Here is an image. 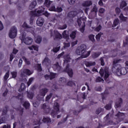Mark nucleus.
<instances>
[{
    "instance_id": "6ab92c4d",
    "label": "nucleus",
    "mask_w": 128,
    "mask_h": 128,
    "mask_svg": "<svg viewBox=\"0 0 128 128\" xmlns=\"http://www.w3.org/2000/svg\"><path fill=\"white\" fill-rule=\"evenodd\" d=\"M42 64H45V66H49L50 64V60L48 57H46L43 62Z\"/></svg>"
},
{
    "instance_id": "f8f14e48",
    "label": "nucleus",
    "mask_w": 128,
    "mask_h": 128,
    "mask_svg": "<svg viewBox=\"0 0 128 128\" xmlns=\"http://www.w3.org/2000/svg\"><path fill=\"white\" fill-rule=\"evenodd\" d=\"M23 42L28 45L32 44V38L30 36H28L25 38Z\"/></svg>"
},
{
    "instance_id": "13d9d810",
    "label": "nucleus",
    "mask_w": 128,
    "mask_h": 128,
    "mask_svg": "<svg viewBox=\"0 0 128 128\" xmlns=\"http://www.w3.org/2000/svg\"><path fill=\"white\" fill-rule=\"evenodd\" d=\"M66 28H68V25H66V24H64L62 26L59 27V30H66Z\"/></svg>"
},
{
    "instance_id": "bb28decb",
    "label": "nucleus",
    "mask_w": 128,
    "mask_h": 128,
    "mask_svg": "<svg viewBox=\"0 0 128 128\" xmlns=\"http://www.w3.org/2000/svg\"><path fill=\"white\" fill-rule=\"evenodd\" d=\"M28 48L30 50H36V52L38 51V46L32 45L31 46H29Z\"/></svg>"
},
{
    "instance_id": "864d4df0",
    "label": "nucleus",
    "mask_w": 128,
    "mask_h": 128,
    "mask_svg": "<svg viewBox=\"0 0 128 128\" xmlns=\"http://www.w3.org/2000/svg\"><path fill=\"white\" fill-rule=\"evenodd\" d=\"M99 74L100 75V76L102 78L104 76V69H100L99 72Z\"/></svg>"
},
{
    "instance_id": "052dcab7",
    "label": "nucleus",
    "mask_w": 128,
    "mask_h": 128,
    "mask_svg": "<svg viewBox=\"0 0 128 128\" xmlns=\"http://www.w3.org/2000/svg\"><path fill=\"white\" fill-rule=\"evenodd\" d=\"M56 11L57 12H62V7H57Z\"/></svg>"
},
{
    "instance_id": "7ed1b4c3",
    "label": "nucleus",
    "mask_w": 128,
    "mask_h": 128,
    "mask_svg": "<svg viewBox=\"0 0 128 128\" xmlns=\"http://www.w3.org/2000/svg\"><path fill=\"white\" fill-rule=\"evenodd\" d=\"M45 8L44 6H40L38 8L36 9V11H31L30 14L31 16H38V14H42V12H44Z\"/></svg>"
},
{
    "instance_id": "4468645a",
    "label": "nucleus",
    "mask_w": 128,
    "mask_h": 128,
    "mask_svg": "<svg viewBox=\"0 0 128 128\" xmlns=\"http://www.w3.org/2000/svg\"><path fill=\"white\" fill-rule=\"evenodd\" d=\"M92 4V2L90 0L85 1L82 4V6L85 8L90 6Z\"/></svg>"
},
{
    "instance_id": "4c0bfd02",
    "label": "nucleus",
    "mask_w": 128,
    "mask_h": 128,
    "mask_svg": "<svg viewBox=\"0 0 128 128\" xmlns=\"http://www.w3.org/2000/svg\"><path fill=\"white\" fill-rule=\"evenodd\" d=\"M119 18H120V20H122V22H126V18L124 16V14H122V13H121L120 14V16H119Z\"/></svg>"
},
{
    "instance_id": "c756f323",
    "label": "nucleus",
    "mask_w": 128,
    "mask_h": 128,
    "mask_svg": "<svg viewBox=\"0 0 128 128\" xmlns=\"http://www.w3.org/2000/svg\"><path fill=\"white\" fill-rule=\"evenodd\" d=\"M112 101H110L108 104H106L104 106V108L106 110H110L112 108Z\"/></svg>"
},
{
    "instance_id": "a878e982",
    "label": "nucleus",
    "mask_w": 128,
    "mask_h": 128,
    "mask_svg": "<svg viewBox=\"0 0 128 128\" xmlns=\"http://www.w3.org/2000/svg\"><path fill=\"white\" fill-rule=\"evenodd\" d=\"M101 54L102 53L100 52H93L92 56V58H98Z\"/></svg>"
},
{
    "instance_id": "0eeeda50",
    "label": "nucleus",
    "mask_w": 128,
    "mask_h": 128,
    "mask_svg": "<svg viewBox=\"0 0 128 128\" xmlns=\"http://www.w3.org/2000/svg\"><path fill=\"white\" fill-rule=\"evenodd\" d=\"M63 72H67L70 78H72L74 72L72 69L70 68V65L67 64L65 69L63 70Z\"/></svg>"
},
{
    "instance_id": "e433bc0d",
    "label": "nucleus",
    "mask_w": 128,
    "mask_h": 128,
    "mask_svg": "<svg viewBox=\"0 0 128 128\" xmlns=\"http://www.w3.org/2000/svg\"><path fill=\"white\" fill-rule=\"evenodd\" d=\"M24 74H25L26 76H30V74H32V72H30V70L28 69H24Z\"/></svg>"
},
{
    "instance_id": "8fccbe9b",
    "label": "nucleus",
    "mask_w": 128,
    "mask_h": 128,
    "mask_svg": "<svg viewBox=\"0 0 128 128\" xmlns=\"http://www.w3.org/2000/svg\"><path fill=\"white\" fill-rule=\"evenodd\" d=\"M59 81L60 84L62 83V82H64V84H65V82H66V79L64 78H60L59 79Z\"/></svg>"
},
{
    "instance_id": "49530a36",
    "label": "nucleus",
    "mask_w": 128,
    "mask_h": 128,
    "mask_svg": "<svg viewBox=\"0 0 128 128\" xmlns=\"http://www.w3.org/2000/svg\"><path fill=\"white\" fill-rule=\"evenodd\" d=\"M52 96V92H50V94L46 96V102H48V100H50Z\"/></svg>"
},
{
    "instance_id": "39448f33",
    "label": "nucleus",
    "mask_w": 128,
    "mask_h": 128,
    "mask_svg": "<svg viewBox=\"0 0 128 128\" xmlns=\"http://www.w3.org/2000/svg\"><path fill=\"white\" fill-rule=\"evenodd\" d=\"M17 34L18 30L16 29V28L13 26L12 28H11L10 30L8 36L10 38H15Z\"/></svg>"
},
{
    "instance_id": "f257e3e1",
    "label": "nucleus",
    "mask_w": 128,
    "mask_h": 128,
    "mask_svg": "<svg viewBox=\"0 0 128 128\" xmlns=\"http://www.w3.org/2000/svg\"><path fill=\"white\" fill-rule=\"evenodd\" d=\"M86 18L81 17L77 19V24H78V26H82V27L80 28V32L84 34V28H86Z\"/></svg>"
},
{
    "instance_id": "79ce46f5",
    "label": "nucleus",
    "mask_w": 128,
    "mask_h": 128,
    "mask_svg": "<svg viewBox=\"0 0 128 128\" xmlns=\"http://www.w3.org/2000/svg\"><path fill=\"white\" fill-rule=\"evenodd\" d=\"M36 70L38 72H40L42 70V64H38L36 66Z\"/></svg>"
},
{
    "instance_id": "72a5a7b5",
    "label": "nucleus",
    "mask_w": 128,
    "mask_h": 128,
    "mask_svg": "<svg viewBox=\"0 0 128 128\" xmlns=\"http://www.w3.org/2000/svg\"><path fill=\"white\" fill-rule=\"evenodd\" d=\"M42 36H36L35 42L36 44H40L42 42Z\"/></svg>"
},
{
    "instance_id": "c03bdc74",
    "label": "nucleus",
    "mask_w": 128,
    "mask_h": 128,
    "mask_svg": "<svg viewBox=\"0 0 128 128\" xmlns=\"http://www.w3.org/2000/svg\"><path fill=\"white\" fill-rule=\"evenodd\" d=\"M4 80H8V78H10V72H7L4 76Z\"/></svg>"
},
{
    "instance_id": "58836bf2",
    "label": "nucleus",
    "mask_w": 128,
    "mask_h": 128,
    "mask_svg": "<svg viewBox=\"0 0 128 128\" xmlns=\"http://www.w3.org/2000/svg\"><path fill=\"white\" fill-rule=\"evenodd\" d=\"M128 6V4L126 3L125 1L123 0L120 4V8H123L124 6Z\"/></svg>"
},
{
    "instance_id": "ea45409f",
    "label": "nucleus",
    "mask_w": 128,
    "mask_h": 128,
    "mask_svg": "<svg viewBox=\"0 0 128 128\" xmlns=\"http://www.w3.org/2000/svg\"><path fill=\"white\" fill-rule=\"evenodd\" d=\"M62 36L64 38H65V40H68V35L66 34V30H64L62 32Z\"/></svg>"
},
{
    "instance_id": "a211bd4d",
    "label": "nucleus",
    "mask_w": 128,
    "mask_h": 128,
    "mask_svg": "<svg viewBox=\"0 0 128 128\" xmlns=\"http://www.w3.org/2000/svg\"><path fill=\"white\" fill-rule=\"evenodd\" d=\"M122 98H120L119 100L115 103V107L118 108H120L122 106Z\"/></svg>"
},
{
    "instance_id": "a18cd8bd",
    "label": "nucleus",
    "mask_w": 128,
    "mask_h": 128,
    "mask_svg": "<svg viewBox=\"0 0 128 128\" xmlns=\"http://www.w3.org/2000/svg\"><path fill=\"white\" fill-rule=\"evenodd\" d=\"M34 78H31L29 79L27 84L28 86H30V84H32V82H34Z\"/></svg>"
},
{
    "instance_id": "0e129e2a",
    "label": "nucleus",
    "mask_w": 128,
    "mask_h": 128,
    "mask_svg": "<svg viewBox=\"0 0 128 128\" xmlns=\"http://www.w3.org/2000/svg\"><path fill=\"white\" fill-rule=\"evenodd\" d=\"M70 43H64V48H70Z\"/></svg>"
},
{
    "instance_id": "5fc2aeb1",
    "label": "nucleus",
    "mask_w": 128,
    "mask_h": 128,
    "mask_svg": "<svg viewBox=\"0 0 128 128\" xmlns=\"http://www.w3.org/2000/svg\"><path fill=\"white\" fill-rule=\"evenodd\" d=\"M100 36H102V34H100V33H98V34H96V40H100Z\"/></svg>"
},
{
    "instance_id": "423d86ee",
    "label": "nucleus",
    "mask_w": 128,
    "mask_h": 128,
    "mask_svg": "<svg viewBox=\"0 0 128 128\" xmlns=\"http://www.w3.org/2000/svg\"><path fill=\"white\" fill-rule=\"evenodd\" d=\"M112 72H114V74H116V76H122L120 64H117V66H113Z\"/></svg>"
},
{
    "instance_id": "4be33fe9",
    "label": "nucleus",
    "mask_w": 128,
    "mask_h": 128,
    "mask_svg": "<svg viewBox=\"0 0 128 128\" xmlns=\"http://www.w3.org/2000/svg\"><path fill=\"white\" fill-rule=\"evenodd\" d=\"M42 122H43L44 124H48L50 122H52V120H50V118L48 117H44L42 120Z\"/></svg>"
},
{
    "instance_id": "2f4dec72",
    "label": "nucleus",
    "mask_w": 128,
    "mask_h": 128,
    "mask_svg": "<svg viewBox=\"0 0 128 128\" xmlns=\"http://www.w3.org/2000/svg\"><path fill=\"white\" fill-rule=\"evenodd\" d=\"M26 88V85L22 83L20 85V88L18 90V92H22Z\"/></svg>"
},
{
    "instance_id": "aec40b11",
    "label": "nucleus",
    "mask_w": 128,
    "mask_h": 128,
    "mask_svg": "<svg viewBox=\"0 0 128 128\" xmlns=\"http://www.w3.org/2000/svg\"><path fill=\"white\" fill-rule=\"evenodd\" d=\"M104 79L106 80L109 76H110V72H108V69L105 68L104 69Z\"/></svg>"
},
{
    "instance_id": "6e6552de",
    "label": "nucleus",
    "mask_w": 128,
    "mask_h": 128,
    "mask_svg": "<svg viewBox=\"0 0 128 128\" xmlns=\"http://www.w3.org/2000/svg\"><path fill=\"white\" fill-rule=\"evenodd\" d=\"M20 102L22 104L23 106L26 108V110H30V104L28 101H25L24 102V98H20Z\"/></svg>"
},
{
    "instance_id": "3c124183",
    "label": "nucleus",
    "mask_w": 128,
    "mask_h": 128,
    "mask_svg": "<svg viewBox=\"0 0 128 128\" xmlns=\"http://www.w3.org/2000/svg\"><path fill=\"white\" fill-rule=\"evenodd\" d=\"M50 80H54V78H56V74H54L53 72H50Z\"/></svg>"
},
{
    "instance_id": "393cba45",
    "label": "nucleus",
    "mask_w": 128,
    "mask_h": 128,
    "mask_svg": "<svg viewBox=\"0 0 128 128\" xmlns=\"http://www.w3.org/2000/svg\"><path fill=\"white\" fill-rule=\"evenodd\" d=\"M108 90H105L104 92L101 94L102 100H106V98L108 96Z\"/></svg>"
},
{
    "instance_id": "c9c22d12",
    "label": "nucleus",
    "mask_w": 128,
    "mask_h": 128,
    "mask_svg": "<svg viewBox=\"0 0 128 128\" xmlns=\"http://www.w3.org/2000/svg\"><path fill=\"white\" fill-rule=\"evenodd\" d=\"M90 40H91L92 42H96V39H94V35L91 34L88 36Z\"/></svg>"
},
{
    "instance_id": "412c9836",
    "label": "nucleus",
    "mask_w": 128,
    "mask_h": 128,
    "mask_svg": "<svg viewBox=\"0 0 128 128\" xmlns=\"http://www.w3.org/2000/svg\"><path fill=\"white\" fill-rule=\"evenodd\" d=\"M36 4H37V3L36 0H34L33 2H32L29 6L30 10H32L33 8H34Z\"/></svg>"
},
{
    "instance_id": "09e8293b",
    "label": "nucleus",
    "mask_w": 128,
    "mask_h": 128,
    "mask_svg": "<svg viewBox=\"0 0 128 128\" xmlns=\"http://www.w3.org/2000/svg\"><path fill=\"white\" fill-rule=\"evenodd\" d=\"M22 26V28H32V27L28 26V24H26V22H24Z\"/></svg>"
},
{
    "instance_id": "69168bd1",
    "label": "nucleus",
    "mask_w": 128,
    "mask_h": 128,
    "mask_svg": "<svg viewBox=\"0 0 128 128\" xmlns=\"http://www.w3.org/2000/svg\"><path fill=\"white\" fill-rule=\"evenodd\" d=\"M74 84V83L72 81H69L67 83V86H72Z\"/></svg>"
},
{
    "instance_id": "c85d7f7f",
    "label": "nucleus",
    "mask_w": 128,
    "mask_h": 128,
    "mask_svg": "<svg viewBox=\"0 0 128 128\" xmlns=\"http://www.w3.org/2000/svg\"><path fill=\"white\" fill-rule=\"evenodd\" d=\"M52 4V2L50 0H45L44 2V6H46V8H50V4Z\"/></svg>"
},
{
    "instance_id": "5701e85b",
    "label": "nucleus",
    "mask_w": 128,
    "mask_h": 128,
    "mask_svg": "<svg viewBox=\"0 0 128 128\" xmlns=\"http://www.w3.org/2000/svg\"><path fill=\"white\" fill-rule=\"evenodd\" d=\"M120 68L121 76H124L125 74H128V70H126V68L124 67L122 68V66H120Z\"/></svg>"
},
{
    "instance_id": "680f3d73",
    "label": "nucleus",
    "mask_w": 128,
    "mask_h": 128,
    "mask_svg": "<svg viewBox=\"0 0 128 128\" xmlns=\"http://www.w3.org/2000/svg\"><path fill=\"white\" fill-rule=\"evenodd\" d=\"M115 11L116 14H120V8H116L115 9Z\"/></svg>"
},
{
    "instance_id": "f3484780",
    "label": "nucleus",
    "mask_w": 128,
    "mask_h": 128,
    "mask_svg": "<svg viewBox=\"0 0 128 128\" xmlns=\"http://www.w3.org/2000/svg\"><path fill=\"white\" fill-rule=\"evenodd\" d=\"M76 16V12L74 11L70 12L68 14V18H74V16Z\"/></svg>"
},
{
    "instance_id": "ddd939ff",
    "label": "nucleus",
    "mask_w": 128,
    "mask_h": 128,
    "mask_svg": "<svg viewBox=\"0 0 128 128\" xmlns=\"http://www.w3.org/2000/svg\"><path fill=\"white\" fill-rule=\"evenodd\" d=\"M48 92V89L47 88H42L40 90V96H46V93Z\"/></svg>"
},
{
    "instance_id": "7c9ffc66",
    "label": "nucleus",
    "mask_w": 128,
    "mask_h": 128,
    "mask_svg": "<svg viewBox=\"0 0 128 128\" xmlns=\"http://www.w3.org/2000/svg\"><path fill=\"white\" fill-rule=\"evenodd\" d=\"M77 32V31H73L71 32L70 38H72V40H74V38H76Z\"/></svg>"
},
{
    "instance_id": "20e7f679",
    "label": "nucleus",
    "mask_w": 128,
    "mask_h": 128,
    "mask_svg": "<svg viewBox=\"0 0 128 128\" xmlns=\"http://www.w3.org/2000/svg\"><path fill=\"white\" fill-rule=\"evenodd\" d=\"M86 50V46L84 44L80 45V47H78L76 50V54L78 56H82V54H84Z\"/></svg>"
},
{
    "instance_id": "1a4fd4ad",
    "label": "nucleus",
    "mask_w": 128,
    "mask_h": 128,
    "mask_svg": "<svg viewBox=\"0 0 128 128\" xmlns=\"http://www.w3.org/2000/svg\"><path fill=\"white\" fill-rule=\"evenodd\" d=\"M44 18L42 17H39L38 18L36 24L38 26H42L44 24Z\"/></svg>"
},
{
    "instance_id": "9b49d317",
    "label": "nucleus",
    "mask_w": 128,
    "mask_h": 128,
    "mask_svg": "<svg viewBox=\"0 0 128 128\" xmlns=\"http://www.w3.org/2000/svg\"><path fill=\"white\" fill-rule=\"evenodd\" d=\"M110 114H108L104 118V120L107 123L108 125H112V121L110 120Z\"/></svg>"
},
{
    "instance_id": "cd10ccee",
    "label": "nucleus",
    "mask_w": 128,
    "mask_h": 128,
    "mask_svg": "<svg viewBox=\"0 0 128 128\" xmlns=\"http://www.w3.org/2000/svg\"><path fill=\"white\" fill-rule=\"evenodd\" d=\"M85 64L87 67L92 66H96V62H87Z\"/></svg>"
},
{
    "instance_id": "9d476101",
    "label": "nucleus",
    "mask_w": 128,
    "mask_h": 128,
    "mask_svg": "<svg viewBox=\"0 0 128 128\" xmlns=\"http://www.w3.org/2000/svg\"><path fill=\"white\" fill-rule=\"evenodd\" d=\"M53 70L55 72H62V67L58 64V62L54 64L53 66Z\"/></svg>"
},
{
    "instance_id": "2eb2a0df",
    "label": "nucleus",
    "mask_w": 128,
    "mask_h": 128,
    "mask_svg": "<svg viewBox=\"0 0 128 128\" xmlns=\"http://www.w3.org/2000/svg\"><path fill=\"white\" fill-rule=\"evenodd\" d=\"M42 110H44V112L45 114H48L50 112V108H46V104H44L42 106Z\"/></svg>"
},
{
    "instance_id": "f03ea898",
    "label": "nucleus",
    "mask_w": 128,
    "mask_h": 128,
    "mask_svg": "<svg viewBox=\"0 0 128 128\" xmlns=\"http://www.w3.org/2000/svg\"><path fill=\"white\" fill-rule=\"evenodd\" d=\"M54 110H52L51 112V116L52 118H56V114L60 113V104L58 102H55L54 105Z\"/></svg>"
},
{
    "instance_id": "de8ad7c7",
    "label": "nucleus",
    "mask_w": 128,
    "mask_h": 128,
    "mask_svg": "<svg viewBox=\"0 0 128 128\" xmlns=\"http://www.w3.org/2000/svg\"><path fill=\"white\" fill-rule=\"evenodd\" d=\"M104 82V80L103 78H100V76H98L96 78V82Z\"/></svg>"
},
{
    "instance_id": "774afa93",
    "label": "nucleus",
    "mask_w": 128,
    "mask_h": 128,
    "mask_svg": "<svg viewBox=\"0 0 128 128\" xmlns=\"http://www.w3.org/2000/svg\"><path fill=\"white\" fill-rule=\"evenodd\" d=\"M2 128H10V125L7 124L6 125H4L2 126Z\"/></svg>"
},
{
    "instance_id": "603ef678",
    "label": "nucleus",
    "mask_w": 128,
    "mask_h": 128,
    "mask_svg": "<svg viewBox=\"0 0 128 128\" xmlns=\"http://www.w3.org/2000/svg\"><path fill=\"white\" fill-rule=\"evenodd\" d=\"M102 112V108H99L98 109H96V114H100Z\"/></svg>"
},
{
    "instance_id": "bf43d9fd",
    "label": "nucleus",
    "mask_w": 128,
    "mask_h": 128,
    "mask_svg": "<svg viewBox=\"0 0 128 128\" xmlns=\"http://www.w3.org/2000/svg\"><path fill=\"white\" fill-rule=\"evenodd\" d=\"M91 12H95V14H96V12H98V8H96V6H94L91 10Z\"/></svg>"
},
{
    "instance_id": "dca6fc26",
    "label": "nucleus",
    "mask_w": 128,
    "mask_h": 128,
    "mask_svg": "<svg viewBox=\"0 0 128 128\" xmlns=\"http://www.w3.org/2000/svg\"><path fill=\"white\" fill-rule=\"evenodd\" d=\"M118 24H120V20H118V18H116L114 21L113 25L110 24V26H108V28H112H112L116 27Z\"/></svg>"
},
{
    "instance_id": "338daca9",
    "label": "nucleus",
    "mask_w": 128,
    "mask_h": 128,
    "mask_svg": "<svg viewBox=\"0 0 128 128\" xmlns=\"http://www.w3.org/2000/svg\"><path fill=\"white\" fill-rule=\"evenodd\" d=\"M100 30H102V26L100 24L98 27L96 28L95 30H96V32H100Z\"/></svg>"
},
{
    "instance_id": "f704fd0d",
    "label": "nucleus",
    "mask_w": 128,
    "mask_h": 128,
    "mask_svg": "<svg viewBox=\"0 0 128 128\" xmlns=\"http://www.w3.org/2000/svg\"><path fill=\"white\" fill-rule=\"evenodd\" d=\"M34 94L32 93V92H27V96L28 98H30V100H32L34 98Z\"/></svg>"
},
{
    "instance_id": "b1692460",
    "label": "nucleus",
    "mask_w": 128,
    "mask_h": 128,
    "mask_svg": "<svg viewBox=\"0 0 128 128\" xmlns=\"http://www.w3.org/2000/svg\"><path fill=\"white\" fill-rule=\"evenodd\" d=\"M8 106H5V107L3 108V110L2 111V116L6 115V114H8Z\"/></svg>"
},
{
    "instance_id": "6e6d98bb",
    "label": "nucleus",
    "mask_w": 128,
    "mask_h": 128,
    "mask_svg": "<svg viewBox=\"0 0 128 128\" xmlns=\"http://www.w3.org/2000/svg\"><path fill=\"white\" fill-rule=\"evenodd\" d=\"M124 114L120 112H118L117 114H116V116H117V118H120V116H124Z\"/></svg>"
},
{
    "instance_id": "4d7b16f0",
    "label": "nucleus",
    "mask_w": 128,
    "mask_h": 128,
    "mask_svg": "<svg viewBox=\"0 0 128 128\" xmlns=\"http://www.w3.org/2000/svg\"><path fill=\"white\" fill-rule=\"evenodd\" d=\"M60 46L54 48H53L52 50H53L54 52H58V50H60Z\"/></svg>"
},
{
    "instance_id": "473e14b6",
    "label": "nucleus",
    "mask_w": 128,
    "mask_h": 128,
    "mask_svg": "<svg viewBox=\"0 0 128 128\" xmlns=\"http://www.w3.org/2000/svg\"><path fill=\"white\" fill-rule=\"evenodd\" d=\"M120 62H122V60L120 59H114L113 62L114 66H118V64H120Z\"/></svg>"
},
{
    "instance_id": "e2e57ef3",
    "label": "nucleus",
    "mask_w": 128,
    "mask_h": 128,
    "mask_svg": "<svg viewBox=\"0 0 128 128\" xmlns=\"http://www.w3.org/2000/svg\"><path fill=\"white\" fill-rule=\"evenodd\" d=\"M126 42H124L123 46H128V37L126 38Z\"/></svg>"
},
{
    "instance_id": "37998d69",
    "label": "nucleus",
    "mask_w": 128,
    "mask_h": 128,
    "mask_svg": "<svg viewBox=\"0 0 128 128\" xmlns=\"http://www.w3.org/2000/svg\"><path fill=\"white\" fill-rule=\"evenodd\" d=\"M55 37L56 38H62V36L58 32H55Z\"/></svg>"
},
{
    "instance_id": "a19ab883",
    "label": "nucleus",
    "mask_w": 128,
    "mask_h": 128,
    "mask_svg": "<svg viewBox=\"0 0 128 128\" xmlns=\"http://www.w3.org/2000/svg\"><path fill=\"white\" fill-rule=\"evenodd\" d=\"M11 74L12 76V78H16L18 76V72L13 71L11 72Z\"/></svg>"
}]
</instances>
